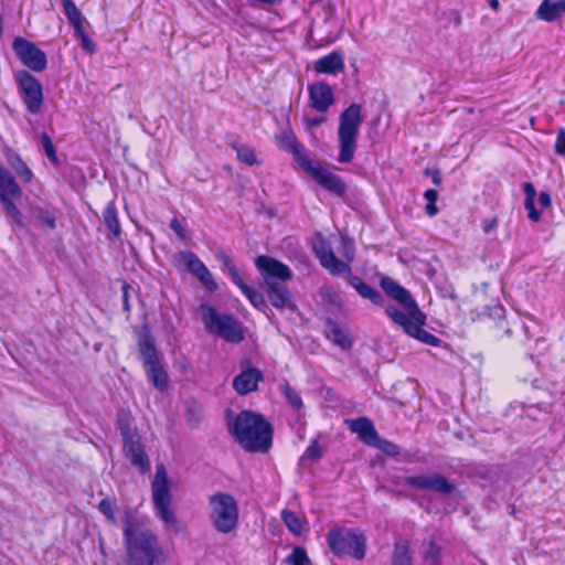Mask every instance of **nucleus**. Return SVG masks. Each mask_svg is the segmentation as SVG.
I'll return each instance as SVG.
<instances>
[{"mask_svg":"<svg viewBox=\"0 0 565 565\" xmlns=\"http://www.w3.org/2000/svg\"><path fill=\"white\" fill-rule=\"evenodd\" d=\"M279 390L286 398L287 403L295 411H300L303 407V402L300 394L288 382L281 384Z\"/></svg>","mask_w":565,"mask_h":565,"instance_id":"obj_36","label":"nucleus"},{"mask_svg":"<svg viewBox=\"0 0 565 565\" xmlns=\"http://www.w3.org/2000/svg\"><path fill=\"white\" fill-rule=\"evenodd\" d=\"M373 446L379 448L388 457H397L401 454V447L398 445L387 439H381L380 437H377V440Z\"/></svg>","mask_w":565,"mask_h":565,"instance_id":"obj_43","label":"nucleus"},{"mask_svg":"<svg viewBox=\"0 0 565 565\" xmlns=\"http://www.w3.org/2000/svg\"><path fill=\"white\" fill-rule=\"evenodd\" d=\"M151 493L156 515L167 526H175L178 519L172 507L170 480L163 463L156 466V475L151 482Z\"/></svg>","mask_w":565,"mask_h":565,"instance_id":"obj_9","label":"nucleus"},{"mask_svg":"<svg viewBox=\"0 0 565 565\" xmlns=\"http://www.w3.org/2000/svg\"><path fill=\"white\" fill-rule=\"evenodd\" d=\"M380 287L387 297L398 302L405 309L406 312L404 313L408 317L420 310L409 290L393 280L391 277L383 276L380 279Z\"/></svg>","mask_w":565,"mask_h":565,"instance_id":"obj_20","label":"nucleus"},{"mask_svg":"<svg viewBox=\"0 0 565 565\" xmlns=\"http://www.w3.org/2000/svg\"><path fill=\"white\" fill-rule=\"evenodd\" d=\"M12 50L19 61L32 72L41 73L47 66V57L44 51L32 41L17 36L12 42Z\"/></svg>","mask_w":565,"mask_h":565,"instance_id":"obj_17","label":"nucleus"},{"mask_svg":"<svg viewBox=\"0 0 565 565\" xmlns=\"http://www.w3.org/2000/svg\"><path fill=\"white\" fill-rule=\"evenodd\" d=\"M312 249L320 265L326 268L330 275L334 277L343 275L347 282L354 288L362 298L369 299L375 306L381 307L384 305L382 295L361 277L353 275L351 266L335 256L331 243L321 234L317 235Z\"/></svg>","mask_w":565,"mask_h":565,"instance_id":"obj_4","label":"nucleus"},{"mask_svg":"<svg viewBox=\"0 0 565 565\" xmlns=\"http://www.w3.org/2000/svg\"><path fill=\"white\" fill-rule=\"evenodd\" d=\"M308 105L311 109L324 114L334 104V94L330 84L318 81L308 85Z\"/></svg>","mask_w":565,"mask_h":565,"instance_id":"obj_23","label":"nucleus"},{"mask_svg":"<svg viewBox=\"0 0 565 565\" xmlns=\"http://www.w3.org/2000/svg\"><path fill=\"white\" fill-rule=\"evenodd\" d=\"M61 6L63 13L74 29L75 38L81 41L82 49L87 54H94L96 52V44L90 39V35L87 31L89 28V22L87 19L83 15L73 0H61Z\"/></svg>","mask_w":565,"mask_h":565,"instance_id":"obj_14","label":"nucleus"},{"mask_svg":"<svg viewBox=\"0 0 565 565\" xmlns=\"http://www.w3.org/2000/svg\"><path fill=\"white\" fill-rule=\"evenodd\" d=\"M132 416L129 411H120L117 414V424L118 428L120 430L121 438L134 436V434H137L138 430L132 425Z\"/></svg>","mask_w":565,"mask_h":565,"instance_id":"obj_35","label":"nucleus"},{"mask_svg":"<svg viewBox=\"0 0 565 565\" xmlns=\"http://www.w3.org/2000/svg\"><path fill=\"white\" fill-rule=\"evenodd\" d=\"M6 159L23 183L29 184L32 182L33 172L18 152L9 149L6 152Z\"/></svg>","mask_w":565,"mask_h":565,"instance_id":"obj_31","label":"nucleus"},{"mask_svg":"<svg viewBox=\"0 0 565 565\" xmlns=\"http://www.w3.org/2000/svg\"><path fill=\"white\" fill-rule=\"evenodd\" d=\"M563 14H565V0H543L535 12L536 18L545 22H554Z\"/></svg>","mask_w":565,"mask_h":565,"instance_id":"obj_29","label":"nucleus"},{"mask_svg":"<svg viewBox=\"0 0 565 565\" xmlns=\"http://www.w3.org/2000/svg\"><path fill=\"white\" fill-rule=\"evenodd\" d=\"M392 565H412L409 543L407 540H399L394 543Z\"/></svg>","mask_w":565,"mask_h":565,"instance_id":"obj_32","label":"nucleus"},{"mask_svg":"<svg viewBox=\"0 0 565 565\" xmlns=\"http://www.w3.org/2000/svg\"><path fill=\"white\" fill-rule=\"evenodd\" d=\"M36 220L41 227H47L50 230H54L56 227V217L49 211L40 210Z\"/></svg>","mask_w":565,"mask_h":565,"instance_id":"obj_45","label":"nucleus"},{"mask_svg":"<svg viewBox=\"0 0 565 565\" xmlns=\"http://www.w3.org/2000/svg\"><path fill=\"white\" fill-rule=\"evenodd\" d=\"M554 151L557 156H565V128L557 129V135L554 145Z\"/></svg>","mask_w":565,"mask_h":565,"instance_id":"obj_49","label":"nucleus"},{"mask_svg":"<svg viewBox=\"0 0 565 565\" xmlns=\"http://www.w3.org/2000/svg\"><path fill=\"white\" fill-rule=\"evenodd\" d=\"M218 260L222 262L226 271L228 273L233 284L241 290V292L248 299L250 305L256 309L266 307L264 296L256 288L248 286L239 276L238 269L233 258L223 250L217 254Z\"/></svg>","mask_w":565,"mask_h":565,"instance_id":"obj_19","label":"nucleus"},{"mask_svg":"<svg viewBox=\"0 0 565 565\" xmlns=\"http://www.w3.org/2000/svg\"><path fill=\"white\" fill-rule=\"evenodd\" d=\"M122 535L126 565H154L166 561L167 555L157 535L150 529H146L137 518H125Z\"/></svg>","mask_w":565,"mask_h":565,"instance_id":"obj_2","label":"nucleus"},{"mask_svg":"<svg viewBox=\"0 0 565 565\" xmlns=\"http://www.w3.org/2000/svg\"><path fill=\"white\" fill-rule=\"evenodd\" d=\"M103 222L108 231L107 237L110 241L119 238L121 228L115 201L107 203L103 211Z\"/></svg>","mask_w":565,"mask_h":565,"instance_id":"obj_30","label":"nucleus"},{"mask_svg":"<svg viewBox=\"0 0 565 565\" xmlns=\"http://www.w3.org/2000/svg\"><path fill=\"white\" fill-rule=\"evenodd\" d=\"M424 198L427 201V204L425 206V212L428 216L434 217L438 214V207L436 205V202L438 200V192L435 189H427L424 192Z\"/></svg>","mask_w":565,"mask_h":565,"instance_id":"obj_41","label":"nucleus"},{"mask_svg":"<svg viewBox=\"0 0 565 565\" xmlns=\"http://www.w3.org/2000/svg\"><path fill=\"white\" fill-rule=\"evenodd\" d=\"M322 457V449L319 445L318 438H315L310 441L309 446L306 448L302 459L307 458L311 461H318Z\"/></svg>","mask_w":565,"mask_h":565,"instance_id":"obj_44","label":"nucleus"},{"mask_svg":"<svg viewBox=\"0 0 565 565\" xmlns=\"http://www.w3.org/2000/svg\"><path fill=\"white\" fill-rule=\"evenodd\" d=\"M320 297L322 298L323 302L332 308L335 309H342L343 308V300L340 296V294L334 290L330 286H323L320 288Z\"/></svg>","mask_w":565,"mask_h":565,"instance_id":"obj_37","label":"nucleus"},{"mask_svg":"<svg viewBox=\"0 0 565 565\" xmlns=\"http://www.w3.org/2000/svg\"><path fill=\"white\" fill-rule=\"evenodd\" d=\"M326 541L331 553L339 558L348 556L355 561L365 558L367 539L360 529L335 525L327 533Z\"/></svg>","mask_w":565,"mask_h":565,"instance_id":"obj_6","label":"nucleus"},{"mask_svg":"<svg viewBox=\"0 0 565 565\" xmlns=\"http://www.w3.org/2000/svg\"><path fill=\"white\" fill-rule=\"evenodd\" d=\"M22 196V189L11 172L3 166H0V201L2 202L7 214L18 224H22V213L14 204L13 200Z\"/></svg>","mask_w":565,"mask_h":565,"instance_id":"obj_16","label":"nucleus"},{"mask_svg":"<svg viewBox=\"0 0 565 565\" xmlns=\"http://www.w3.org/2000/svg\"><path fill=\"white\" fill-rule=\"evenodd\" d=\"M61 6L63 13L74 29L75 38L81 41L82 49L87 54H94L96 52V44L90 39V35L87 31L89 28V22L87 19L83 15L73 0H61Z\"/></svg>","mask_w":565,"mask_h":565,"instance_id":"obj_15","label":"nucleus"},{"mask_svg":"<svg viewBox=\"0 0 565 565\" xmlns=\"http://www.w3.org/2000/svg\"><path fill=\"white\" fill-rule=\"evenodd\" d=\"M2 33H3V17H2V13L0 12V38L2 36Z\"/></svg>","mask_w":565,"mask_h":565,"instance_id":"obj_58","label":"nucleus"},{"mask_svg":"<svg viewBox=\"0 0 565 565\" xmlns=\"http://www.w3.org/2000/svg\"><path fill=\"white\" fill-rule=\"evenodd\" d=\"M326 120V117L324 116H320V117H313V118H309L307 120L308 125L310 127H318L320 126L321 124H323Z\"/></svg>","mask_w":565,"mask_h":565,"instance_id":"obj_55","label":"nucleus"},{"mask_svg":"<svg viewBox=\"0 0 565 565\" xmlns=\"http://www.w3.org/2000/svg\"><path fill=\"white\" fill-rule=\"evenodd\" d=\"M363 119L362 106L358 103L350 104L340 114L338 126V162H352L358 148V136Z\"/></svg>","mask_w":565,"mask_h":565,"instance_id":"obj_5","label":"nucleus"},{"mask_svg":"<svg viewBox=\"0 0 565 565\" xmlns=\"http://www.w3.org/2000/svg\"><path fill=\"white\" fill-rule=\"evenodd\" d=\"M277 145L289 151L295 161L302 168L311 158L306 147L298 140L291 129H285L280 136L276 137Z\"/></svg>","mask_w":565,"mask_h":565,"instance_id":"obj_25","label":"nucleus"},{"mask_svg":"<svg viewBox=\"0 0 565 565\" xmlns=\"http://www.w3.org/2000/svg\"><path fill=\"white\" fill-rule=\"evenodd\" d=\"M344 58L340 52L332 51L313 63V70L317 74L337 75L344 71Z\"/></svg>","mask_w":565,"mask_h":565,"instance_id":"obj_28","label":"nucleus"},{"mask_svg":"<svg viewBox=\"0 0 565 565\" xmlns=\"http://www.w3.org/2000/svg\"><path fill=\"white\" fill-rule=\"evenodd\" d=\"M498 224L499 222L497 217H487L482 221L481 227L483 233L489 234L498 227Z\"/></svg>","mask_w":565,"mask_h":565,"instance_id":"obj_51","label":"nucleus"},{"mask_svg":"<svg viewBox=\"0 0 565 565\" xmlns=\"http://www.w3.org/2000/svg\"><path fill=\"white\" fill-rule=\"evenodd\" d=\"M385 313L398 326H401L405 333L409 337L428 344L430 347H439L441 340L435 334L426 331L423 327L426 323V316L422 310H418L411 317L396 309L393 306L385 308Z\"/></svg>","mask_w":565,"mask_h":565,"instance_id":"obj_12","label":"nucleus"},{"mask_svg":"<svg viewBox=\"0 0 565 565\" xmlns=\"http://www.w3.org/2000/svg\"><path fill=\"white\" fill-rule=\"evenodd\" d=\"M209 520L220 534H231L239 523V507L236 499L227 492L217 491L209 497Z\"/></svg>","mask_w":565,"mask_h":565,"instance_id":"obj_7","label":"nucleus"},{"mask_svg":"<svg viewBox=\"0 0 565 565\" xmlns=\"http://www.w3.org/2000/svg\"><path fill=\"white\" fill-rule=\"evenodd\" d=\"M321 188L338 196H344L347 193V184L344 180L328 170L318 160H309L302 168Z\"/></svg>","mask_w":565,"mask_h":565,"instance_id":"obj_18","label":"nucleus"},{"mask_svg":"<svg viewBox=\"0 0 565 565\" xmlns=\"http://www.w3.org/2000/svg\"><path fill=\"white\" fill-rule=\"evenodd\" d=\"M120 281H121L122 311L126 312V313H129L131 311V303H130L131 286L125 279H121Z\"/></svg>","mask_w":565,"mask_h":565,"instance_id":"obj_47","label":"nucleus"},{"mask_svg":"<svg viewBox=\"0 0 565 565\" xmlns=\"http://www.w3.org/2000/svg\"><path fill=\"white\" fill-rule=\"evenodd\" d=\"M424 561L430 565H440L441 563V548L436 542L430 541L427 550L424 553Z\"/></svg>","mask_w":565,"mask_h":565,"instance_id":"obj_39","label":"nucleus"},{"mask_svg":"<svg viewBox=\"0 0 565 565\" xmlns=\"http://www.w3.org/2000/svg\"><path fill=\"white\" fill-rule=\"evenodd\" d=\"M522 189L525 194V199L535 200L536 196V190L532 182H523Z\"/></svg>","mask_w":565,"mask_h":565,"instance_id":"obj_53","label":"nucleus"},{"mask_svg":"<svg viewBox=\"0 0 565 565\" xmlns=\"http://www.w3.org/2000/svg\"><path fill=\"white\" fill-rule=\"evenodd\" d=\"M324 337L334 345L342 350H350L353 347L354 340L345 328H342L330 317L324 319Z\"/></svg>","mask_w":565,"mask_h":565,"instance_id":"obj_26","label":"nucleus"},{"mask_svg":"<svg viewBox=\"0 0 565 565\" xmlns=\"http://www.w3.org/2000/svg\"><path fill=\"white\" fill-rule=\"evenodd\" d=\"M13 77L25 111L30 115H39L44 105L41 81L26 70L15 71Z\"/></svg>","mask_w":565,"mask_h":565,"instance_id":"obj_11","label":"nucleus"},{"mask_svg":"<svg viewBox=\"0 0 565 565\" xmlns=\"http://www.w3.org/2000/svg\"><path fill=\"white\" fill-rule=\"evenodd\" d=\"M226 427L233 440L246 452L267 454L274 445V426L260 413L243 409L226 413Z\"/></svg>","mask_w":565,"mask_h":565,"instance_id":"obj_1","label":"nucleus"},{"mask_svg":"<svg viewBox=\"0 0 565 565\" xmlns=\"http://www.w3.org/2000/svg\"><path fill=\"white\" fill-rule=\"evenodd\" d=\"M255 267L262 276L263 289L270 305L278 310H295L296 303L286 285L292 279L289 266L269 255H259L255 258Z\"/></svg>","mask_w":565,"mask_h":565,"instance_id":"obj_3","label":"nucleus"},{"mask_svg":"<svg viewBox=\"0 0 565 565\" xmlns=\"http://www.w3.org/2000/svg\"><path fill=\"white\" fill-rule=\"evenodd\" d=\"M281 520L289 532H291L294 535L299 536L302 534L303 521L296 512L287 509L282 510Z\"/></svg>","mask_w":565,"mask_h":565,"instance_id":"obj_34","label":"nucleus"},{"mask_svg":"<svg viewBox=\"0 0 565 565\" xmlns=\"http://www.w3.org/2000/svg\"><path fill=\"white\" fill-rule=\"evenodd\" d=\"M98 510L109 522L116 523V503L114 500L104 498L98 503Z\"/></svg>","mask_w":565,"mask_h":565,"instance_id":"obj_42","label":"nucleus"},{"mask_svg":"<svg viewBox=\"0 0 565 565\" xmlns=\"http://www.w3.org/2000/svg\"><path fill=\"white\" fill-rule=\"evenodd\" d=\"M489 6L491 7V9H493L494 11H497L499 8H500V2L499 0H491L489 2Z\"/></svg>","mask_w":565,"mask_h":565,"instance_id":"obj_57","label":"nucleus"},{"mask_svg":"<svg viewBox=\"0 0 565 565\" xmlns=\"http://www.w3.org/2000/svg\"><path fill=\"white\" fill-rule=\"evenodd\" d=\"M552 195L548 191H541L539 194V204L543 209H547L552 206Z\"/></svg>","mask_w":565,"mask_h":565,"instance_id":"obj_52","label":"nucleus"},{"mask_svg":"<svg viewBox=\"0 0 565 565\" xmlns=\"http://www.w3.org/2000/svg\"><path fill=\"white\" fill-rule=\"evenodd\" d=\"M285 561L289 565H311L308 553L302 546H295Z\"/></svg>","mask_w":565,"mask_h":565,"instance_id":"obj_38","label":"nucleus"},{"mask_svg":"<svg viewBox=\"0 0 565 565\" xmlns=\"http://www.w3.org/2000/svg\"><path fill=\"white\" fill-rule=\"evenodd\" d=\"M264 381L263 372L250 365L243 369L239 374L233 379V388L241 395L245 396L258 390V384Z\"/></svg>","mask_w":565,"mask_h":565,"instance_id":"obj_24","label":"nucleus"},{"mask_svg":"<svg viewBox=\"0 0 565 565\" xmlns=\"http://www.w3.org/2000/svg\"><path fill=\"white\" fill-rule=\"evenodd\" d=\"M524 209L527 211V217L533 223H539L541 221V212L535 207V200L525 199Z\"/></svg>","mask_w":565,"mask_h":565,"instance_id":"obj_48","label":"nucleus"},{"mask_svg":"<svg viewBox=\"0 0 565 565\" xmlns=\"http://www.w3.org/2000/svg\"><path fill=\"white\" fill-rule=\"evenodd\" d=\"M40 140L45 151V154L50 159V161L54 164H58L60 161L57 158L56 149L51 137L46 132H42L40 136Z\"/></svg>","mask_w":565,"mask_h":565,"instance_id":"obj_40","label":"nucleus"},{"mask_svg":"<svg viewBox=\"0 0 565 565\" xmlns=\"http://www.w3.org/2000/svg\"><path fill=\"white\" fill-rule=\"evenodd\" d=\"M170 228L172 231L175 232V234L181 238V239H184L186 238V232H185V228L182 226L181 222L179 221V218L177 217H173L171 221H170Z\"/></svg>","mask_w":565,"mask_h":565,"instance_id":"obj_50","label":"nucleus"},{"mask_svg":"<svg viewBox=\"0 0 565 565\" xmlns=\"http://www.w3.org/2000/svg\"><path fill=\"white\" fill-rule=\"evenodd\" d=\"M431 179H433V182H434L435 185L439 186L441 184V175H440L439 171H435L433 173V178Z\"/></svg>","mask_w":565,"mask_h":565,"instance_id":"obj_56","label":"nucleus"},{"mask_svg":"<svg viewBox=\"0 0 565 565\" xmlns=\"http://www.w3.org/2000/svg\"><path fill=\"white\" fill-rule=\"evenodd\" d=\"M404 483L414 489L431 490L441 494H449L456 489L455 484L440 473L409 476L404 479Z\"/></svg>","mask_w":565,"mask_h":565,"instance_id":"obj_21","label":"nucleus"},{"mask_svg":"<svg viewBox=\"0 0 565 565\" xmlns=\"http://www.w3.org/2000/svg\"><path fill=\"white\" fill-rule=\"evenodd\" d=\"M448 14L451 17L452 21H454V24L456 26H459L462 22V18H461V14L458 10H450L448 12Z\"/></svg>","mask_w":565,"mask_h":565,"instance_id":"obj_54","label":"nucleus"},{"mask_svg":"<svg viewBox=\"0 0 565 565\" xmlns=\"http://www.w3.org/2000/svg\"><path fill=\"white\" fill-rule=\"evenodd\" d=\"M341 243H342L341 254H342L343 258L345 259L343 263H348V265H350V263H352L355 258L354 245H353L352 241H350L349 238H342Z\"/></svg>","mask_w":565,"mask_h":565,"instance_id":"obj_46","label":"nucleus"},{"mask_svg":"<svg viewBox=\"0 0 565 565\" xmlns=\"http://www.w3.org/2000/svg\"><path fill=\"white\" fill-rule=\"evenodd\" d=\"M230 146L233 150L236 151V158L239 162L248 167L260 164V162L257 160L256 152L252 147L247 145H239L237 142H233Z\"/></svg>","mask_w":565,"mask_h":565,"instance_id":"obj_33","label":"nucleus"},{"mask_svg":"<svg viewBox=\"0 0 565 565\" xmlns=\"http://www.w3.org/2000/svg\"><path fill=\"white\" fill-rule=\"evenodd\" d=\"M199 312L207 332L232 343H238L244 340L243 328L234 317L220 315L210 303L200 305Z\"/></svg>","mask_w":565,"mask_h":565,"instance_id":"obj_8","label":"nucleus"},{"mask_svg":"<svg viewBox=\"0 0 565 565\" xmlns=\"http://www.w3.org/2000/svg\"><path fill=\"white\" fill-rule=\"evenodd\" d=\"M137 344L148 381L157 390L164 392L169 386V376L160 361L154 339L149 330L138 339Z\"/></svg>","mask_w":565,"mask_h":565,"instance_id":"obj_10","label":"nucleus"},{"mask_svg":"<svg viewBox=\"0 0 565 565\" xmlns=\"http://www.w3.org/2000/svg\"><path fill=\"white\" fill-rule=\"evenodd\" d=\"M122 451L125 457L129 459L130 463L136 467L140 473L145 475L150 470L151 463L138 433L134 434V436L122 438Z\"/></svg>","mask_w":565,"mask_h":565,"instance_id":"obj_22","label":"nucleus"},{"mask_svg":"<svg viewBox=\"0 0 565 565\" xmlns=\"http://www.w3.org/2000/svg\"><path fill=\"white\" fill-rule=\"evenodd\" d=\"M348 428L356 434L360 440L366 445H374L377 440L379 434L374 427L373 422L367 417H359L354 419H347Z\"/></svg>","mask_w":565,"mask_h":565,"instance_id":"obj_27","label":"nucleus"},{"mask_svg":"<svg viewBox=\"0 0 565 565\" xmlns=\"http://www.w3.org/2000/svg\"><path fill=\"white\" fill-rule=\"evenodd\" d=\"M171 264L177 270L191 274L206 290L214 292L217 289L213 275L194 252L186 249L174 253Z\"/></svg>","mask_w":565,"mask_h":565,"instance_id":"obj_13","label":"nucleus"}]
</instances>
